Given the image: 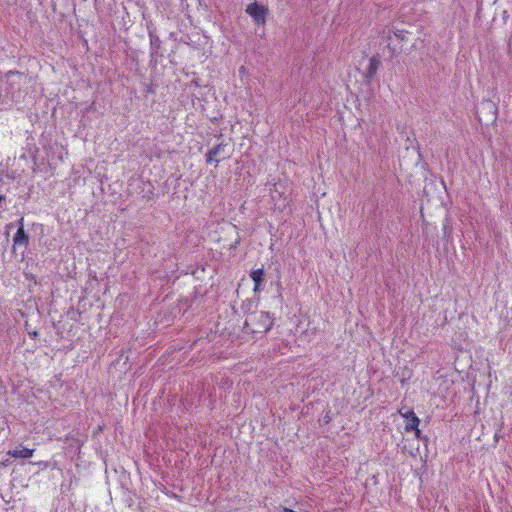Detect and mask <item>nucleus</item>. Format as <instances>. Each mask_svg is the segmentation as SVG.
I'll return each instance as SVG.
<instances>
[{"label": "nucleus", "instance_id": "obj_19", "mask_svg": "<svg viewBox=\"0 0 512 512\" xmlns=\"http://www.w3.org/2000/svg\"><path fill=\"white\" fill-rule=\"evenodd\" d=\"M6 464L4 462H1L0 463V466H5Z\"/></svg>", "mask_w": 512, "mask_h": 512}, {"label": "nucleus", "instance_id": "obj_14", "mask_svg": "<svg viewBox=\"0 0 512 512\" xmlns=\"http://www.w3.org/2000/svg\"><path fill=\"white\" fill-rule=\"evenodd\" d=\"M412 431L415 432V437L418 440L423 441L425 444L428 442V437L426 435H423L421 431L418 429V427L416 429H413Z\"/></svg>", "mask_w": 512, "mask_h": 512}, {"label": "nucleus", "instance_id": "obj_10", "mask_svg": "<svg viewBox=\"0 0 512 512\" xmlns=\"http://www.w3.org/2000/svg\"><path fill=\"white\" fill-rule=\"evenodd\" d=\"M33 452H34L33 449H29L26 447H20V448L14 449V450H10L8 452V455H10L14 458H25L26 459V458L32 457Z\"/></svg>", "mask_w": 512, "mask_h": 512}, {"label": "nucleus", "instance_id": "obj_16", "mask_svg": "<svg viewBox=\"0 0 512 512\" xmlns=\"http://www.w3.org/2000/svg\"><path fill=\"white\" fill-rule=\"evenodd\" d=\"M17 226H18V229H24V219H23V217H21V218L17 221Z\"/></svg>", "mask_w": 512, "mask_h": 512}, {"label": "nucleus", "instance_id": "obj_11", "mask_svg": "<svg viewBox=\"0 0 512 512\" xmlns=\"http://www.w3.org/2000/svg\"><path fill=\"white\" fill-rule=\"evenodd\" d=\"M224 147L225 145H223L222 143L214 146L212 149H210L208 151V153L206 154V161L208 163L212 162V161H215L216 163L219 162V160L216 159V156H218L219 154H221V152L224 150Z\"/></svg>", "mask_w": 512, "mask_h": 512}, {"label": "nucleus", "instance_id": "obj_7", "mask_svg": "<svg viewBox=\"0 0 512 512\" xmlns=\"http://www.w3.org/2000/svg\"><path fill=\"white\" fill-rule=\"evenodd\" d=\"M381 65V62L377 56H373L369 60V65L364 73V80L367 84L371 83V80L375 77L377 74V71Z\"/></svg>", "mask_w": 512, "mask_h": 512}, {"label": "nucleus", "instance_id": "obj_18", "mask_svg": "<svg viewBox=\"0 0 512 512\" xmlns=\"http://www.w3.org/2000/svg\"><path fill=\"white\" fill-rule=\"evenodd\" d=\"M5 200V196L0 194V203H2Z\"/></svg>", "mask_w": 512, "mask_h": 512}, {"label": "nucleus", "instance_id": "obj_6", "mask_svg": "<svg viewBox=\"0 0 512 512\" xmlns=\"http://www.w3.org/2000/svg\"><path fill=\"white\" fill-rule=\"evenodd\" d=\"M394 38H395V40H397V43L393 42L392 36H390V35L388 36V40L390 42L387 44V47L390 50L391 57L398 54L399 52H401L402 46L400 45V43L402 41H404V39H405V32L402 30H398L397 32H394Z\"/></svg>", "mask_w": 512, "mask_h": 512}, {"label": "nucleus", "instance_id": "obj_9", "mask_svg": "<svg viewBox=\"0 0 512 512\" xmlns=\"http://www.w3.org/2000/svg\"><path fill=\"white\" fill-rule=\"evenodd\" d=\"M14 247L17 245H23L24 247H27L29 244V236L25 232V229H17V232L15 233L13 237Z\"/></svg>", "mask_w": 512, "mask_h": 512}, {"label": "nucleus", "instance_id": "obj_5", "mask_svg": "<svg viewBox=\"0 0 512 512\" xmlns=\"http://www.w3.org/2000/svg\"><path fill=\"white\" fill-rule=\"evenodd\" d=\"M250 278L254 282V292L259 293L265 288V271L263 268L254 269L250 272Z\"/></svg>", "mask_w": 512, "mask_h": 512}, {"label": "nucleus", "instance_id": "obj_2", "mask_svg": "<svg viewBox=\"0 0 512 512\" xmlns=\"http://www.w3.org/2000/svg\"><path fill=\"white\" fill-rule=\"evenodd\" d=\"M7 90L12 96L20 92L22 84L25 83L27 76L23 72L10 70L5 74Z\"/></svg>", "mask_w": 512, "mask_h": 512}, {"label": "nucleus", "instance_id": "obj_8", "mask_svg": "<svg viewBox=\"0 0 512 512\" xmlns=\"http://www.w3.org/2000/svg\"><path fill=\"white\" fill-rule=\"evenodd\" d=\"M407 418V423L405 425V431L411 432L413 429H416L420 423L419 418L416 416L413 410L407 411L405 414H402Z\"/></svg>", "mask_w": 512, "mask_h": 512}, {"label": "nucleus", "instance_id": "obj_4", "mask_svg": "<svg viewBox=\"0 0 512 512\" xmlns=\"http://www.w3.org/2000/svg\"><path fill=\"white\" fill-rule=\"evenodd\" d=\"M148 34L150 38V57L152 59L163 57V53L161 52V40L156 35L155 29L148 26Z\"/></svg>", "mask_w": 512, "mask_h": 512}, {"label": "nucleus", "instance_id": "obj_13", "mask_svg": "<svg viewBox=\"0 0 512 512\" xmlns=\"http://www.w3.org/2000/svg\"><path fill=\"white\" fill-rule=\"evenodd\" d=\"M232 230L235 233L236 238H235L234 242L230 245V247H229L230 250L236 249L237 246L240 244V241H241V238H240V235H239V233L237 231V228L235 226H233Z\"/></svg>", "mask_w": 512, "mask_h": 512}, {"label": "nucleus", "instance_id": "obj_15", "mask_svg": "<svg viewBox=\"0 0 512 512\" xmlns=\"http://www.w3.org/2000/svg\"><path fill=\"white\" fill-rule=\"evenodd\" d=\"M251 302L248 301L247 303H243L241 306V309L244 311V313H247L250 309Z\"/></svg>", "mask_w": 512, "mask_h": 512}, {"label": "nucleus", "instance_id": "obj_1", "mask_svg": "<svg viewBox=\"0 0 512 512\" xmlns=\"http://www.w3.org/2000/svg\"><path fill=\"white\" fill-rule=\"evenodd\" d=\"M273 323L274 319L269 312L254 311L247 316L243 331L253 335L265 334L272 328Z\"/></svg>", "mask_w": 512, "mask_h": 512}, {"label": "nucleus", "instance_id": "obj_3", "mask_svg": "<svg viewBox=\"0 0 512 512\" xmlns=\"http://www.w3.org/2000/svg\"><path fill=\"white\" fill-rule=\"evenodd\" d=\"M246 13L254 20L258 25H264L268 15V8L257 2L249 4L246 8Z\"/></svg>", "mask_w": 512, "mask_h": 512}, {"label": "nucleus", "instance_id": "obj_17", "mask_svg": "<svg viewBox=\"0 0 512 512\" xmlns=\"http://www.w3.org/2000/svg\"><path fill=\"white\" fill-rule=\"evenodd\" d=\"M30 336L32 338H36L38 336V332L34 331L33 333H30Z\"/></svg>", "mask_w": 512, "mask_h": 512}, {"label": "nucleus", "instance_id": "obj_12", "mask_svg": "<svg viewBox=\"0 0 512 512\" xmlns=\"http://www.w3.org/2000/svg\"><path fill=\"white\" fill-rule=\"evenodd\" d=\"M481 108H482V109H488L489 111H491V112H492V115H491V117H490V119H491L492 121H494V120L496 119V110H497V109H496V107H495V104H494V103H492L491 101L483 102V103L481 104Z\"/></svg>", "mask_w": 512, "mask_h": 512}]
</instances>
